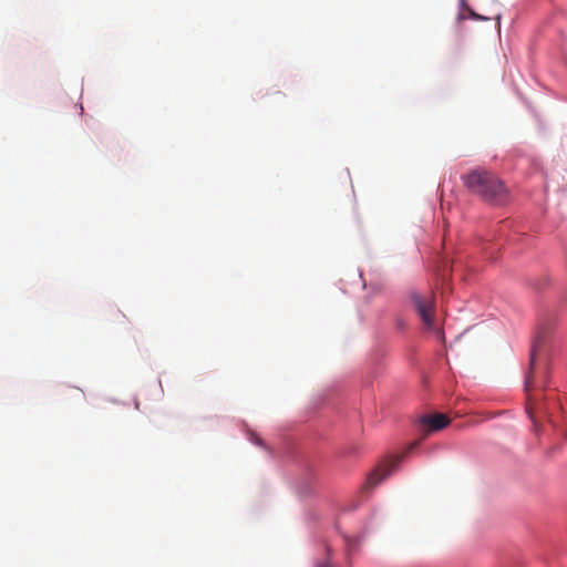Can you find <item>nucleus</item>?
<instances>
[{"instance_id": "nucleus-11", "label": "nucleus", "mask_w": 567, "mask_h": 567, "mask_svg": "<svg viewBox=\"0 0 567 567\" xmlns=\"http://www.w3.org/2000/svg\"><path fill=\"white\" fill-rule=\"evenodd\" d=\"M565 437L567 439V433L565 434Z\"/></svg>"}, {"instance_id": "nucleus-9", "label": "nucleus", "mask_w": 567, "mask_h": 567, "mask_svg": "<svg viewBox=\"0 0 567 567\" xmlns=\"http://www.w3.org/2000/svg\"><path fill=\"white\" fill-rule=\"evenodd\" d=\"M255 443H256V444H259V445H261V444H262L261 440H260V439H258V437H256V439H255Z\"/></svg>"}, {"instance_id": "nucleus-2", "label": "nucleus", "mask_w": 567, "mask_h": 567, "mask_svg": "<svg viewBox=\"0 0 567 567\" xmlns=\"http://www.w3.org/2000/svg\"><path fill=\"white\" fill-rule=\"evenodd\" d=\"M408 300L422 320L424 329L434 333L439 340L444 341V331L435 318L436 303L434 292L431 289H413L409 292Z\"/></svg>"}, {"instance_id": "nucleus-10", "label": "nucleus", "mask_w": 567, "mask_h": 567, "mask_svg": "<svg viewBox=\"0 0 567 567\" xmlns=\"http://www.w3.org/2000/svg\"><path fill=\"white\" fill-rule=\"evenodd\" d=\"M75 392H76V394H78V395H80V396H82V395H83L82 391H81V390H79V389H75Z\"/></svg>"}, {"instance_id": "nucleus-6", "label": "nucleus", "mask_w": 567, "mask_h": 567, "mask_svg": "<svg viewBox=\"0 0 567 567\" xmlns=\"http://www.w3.org/2000/svg\"><path fill=\"white\" fill-rule=\"evenodd\" d=\"M317 567H331V565L329 564V561H323V563L318 564Z\"/></svg>"}, {"instance_id": "nucleus-1", "label": "nucleus", "mask_w": 567, "mask_h": 567, "mask_svg": "<svg viewBox=\"0 0 567 567\" xmlns=\"http://www.w3.org/2000/svg\"><path fill=\"white\" fill-rule=\"evenodd\" d=\"M465 186L483 200L502 205L507 198V189L503 182L493 173L476 168L463 177Z\"/></svg>"}, {"instance_id": "nucleus-5", "label": "nucleus", "mask_w": 567, "mask_h": 567, "mask_svg": "<svg viewBox=\"0 0 567 567\" xmlns=\"http://www.w3.org/2000/svg\"><path fill=\"white\" fill-rule=\"evenodd\" d=\"M535 349H533L530 354V370L525 379V391L527 393L529 404H532L533 401L530 392L538 386V382L535 380Z\"/></svg>"}, {"instance_id": "nucleus-3", "label": "nucleus", "mask_w": 567, "mask_h": 567, "mask_svg": "<svg viewBox=\"0 0 567 567\" xmlns=\"http://www.w3.org/2000/svg\"><path fill=\"white\" fill-rule=\"evenodd\" d=\"M402 456H396L380 464L368 477L365 488H374L391 475L399 466Z\"/></svg>"}, {"instance_id": "nucleus-7", "label": "nucleus", "mask_w": 567, "mask_h": 567, "mask_svg": "<svg viewBox=\"0 0 567 567\" xmlns=\"http://www.w3.org/2000/svg\"><path fill=\"white\" fill-rule=\"evenodd\" d=\"M471 16L475 19H483L482 17H480L478 14L474 13V12H471Z\"/></svg>"}, {"instance_id": "nucleus-4", "label": "nucleus", "mask_w": 567, "mask_h": 567, "mask_svg": "<svg viewBox=\"0 0 567 567\" xmlns=\"http://www.w3.org/2000/svg\"><path fill=\"white\" fill-rule=\"evenodd\" d=\"M450 423V419L442 413L425 415L421 419V424L426 433L444 429Z\"/></svg>"}, {"instance_id": "nucleus-8", "label": "nucleus", "mask_w": 567, "mask_h": 567, "mask_svg": "<svg viewBox=\"0 0 567 567\" xmlns=\"http://www.w3.org/2000/svg\"><path fill=\"white\" fill-rule=\"evenodd\" d=\"M419 445V442H414L410 447L409 450H413L414 447H416Z\"/></svg>"}]
</instances>
